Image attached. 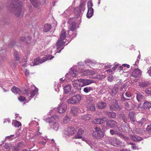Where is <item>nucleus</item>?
Listing matches in <instances>:
<instances>
[{"label":"nucleus","instance_id":"1a4fd4ad","mask_svg":"<svg viewBox=\"0 0 151 151\" xmlns=\"http://www.w3.org/2000/svg\"><path fill=\"white\" fill-rule=\"evenodd\" d=\"M141 73L140 69L138 68H135L132 72V76L135 78H138L140 76Z\"/></svg>","mask_w":151,"mask_h":151},{"label":"nucleus","instance_id":"39448f33","mask_svg":"<svg viewBox=\"0 0 151 151\" xmlns=\"http://www.w3.org/2000/svg\"><path fill=\"white\" fill-rule=\"evenodd\" d=\"M93 5L91 0H90L87 3L88 12L86 14L87 17L90 18L91 17L93 14V9L92 8Z\"/></svg>","mask_w":151,"mask_h":151},{"label":"nucleus","instance_id":"20e7f679","mask_svg":"<svg viewBox=\"0 0 151 151\" xmlns=\"http://www.w3.org/2000/svg\"><path fill=\"white\" fill-rule=\"evenodd\" d=\"M86 3L84 1L82 2L79 6V9H76L75 12V16L77 18L80 17L81 19V11H84L85 9Z\"/></svg>","mask_w":151,"mask_h":151},{"label":"nucleus","instance_id":"f257e3e1","mask_svg":"<svg viewBox=\"0 0 151 151\" xmlns=\"http://www.w3.org/2000/svg\"><path fill=\"white\" fill-rule=\"evenodd\" d=\"M22 7V3L19 1H17L15 3H14L13 4H10L7 6V10L17 16L20 15Z\"/></svg>","mask_w":151,"mask_h":151},{"label":"nucleus","instance_id":"5701e85b","mask_svg":"<svg viewBox=\"0 0 151 151\" xmlns=\"http://www.w3.org/2000/svg\"><path fill=\"white\" fill-rule=\"evenodd\" d=\"M51 28V26L49 24H46L44 25L43 27V31L45 32H47Z\"/></svg>","mask_w":151,"mask_h":151},{"label":"nucleus","instance_id":"b1692460","mask_svg":"<svg viewBox=\"0 0 151 151\" xmlns=\"http://www.w3.org/2000/svg\"><path fill=\"white\" fill-rule=\"evenodd\" d=\"M78 109V108L72 106L71 108V112L73 115H76L77 114Z\"/></svg>","mask_w":151,"mask_h":151},{"label":"nucleus","instance_id":"774afa93","mask_svg":"<svg viewBox=\"0 0 151 151\" xmlns=\"http://www.w3.org/2000/svg\"><path fill=\"white\" fill-rule=\"evenodd\" d=\"M148 73L149 75L151 76V67H150V69L148 71Z\"/></svg>","mask_w":151,"mask_h":151},{"label":"nucleus","instance_id":"8fccbe9b","mask_svg":"<svg viewBox=\"0 0 151 151\" xmlns=\"http://www.w3.org/2000/svg\"><path fill=\"white\" fill-rule=\"evenodd\" d=\"M18 99L20 101L23 102L25 100V98L23 96H20L18 98Z\"/></svg>","mask_w":151,"mask_h":151},{"label":"nucleus","instance_id":"cd10ccee","mask_svg":"<svg viewBox=\"0 0 151 151\" xmlns=\"http://www.w3.org/2000/svg\"><path fill=\"white\" fill-rule=\"evenodd\" d=\"M106 106V104L103 102H99L97 104V107L99 109H103L105 108Z\"/></svg>","mask_w":151,"mask_h":151},{"label":"nucleus","instance_id":"a19ab883","mask_svg":"<svg viewBox=\"0 0 151 151\" xmlns=\"http://www.w3.org/2000/svg\"><path fill=\"white\" fill-rule=\"evenodd\" d=\"M92 90V88L90 87H87L84 88L83 91L87 93Z\"/></svg>","mask_w":151,"mask_h":151},{"label":"nucleus","instance_id":"c756f323","mask_svg":"<svg viewBox=\"0 0 151 151\" xmlns=\"http://www.w3.org/2000/svg\"><path fill=\"white\" fill-rule=\"evenodd\" d=\"M88 109L90 111H94L96 109L95 104H90L88 106Z\"/></svg>","mask_w":151,"mask_h":151},{"label":"nucleus","instance_id":"bb28decb","mask_svg":"<svg viewBox=\"0 0 151 151\" xmlns=\"http://www.w3.org/2000/svg\"><path fill=\"white\" fill-rule=\"evenodd\" d=\"M150 84L147 82L142 81L139 83V85L141 87H146L148 86Z\"/></svg>","mask_w":151,"mask_h":151},{"label":"nucleus","instance_id":"4d7b16f0","mask_svg":"<svg viewBox=\"0 0 151 151\" xmlns=\"http://www.w3.org/2000/svg\"><path fill=\"white\" fill-rule=\"evenodd\" d=\"M145 121V119L142 118L141 120L139 122V124H143Z\"/></svg>","mask_w":151,"mask_h":151},{"label":"nucleus","instance_id":"393cba45","mask_svg":"<svg viewBox=\"0 0 151 151\" xmlns=\"http://www.w3.org/2000/svg\"><path fill=\"white\" fill-rule=\"evenodd\" d=\"M105 114L108 115L111 118H114L116 117V114L114 112L106 111Z\"/></svg>","mask_w":151,"mask_h":151},{"label":"nucleus","instance_id":"13d9d810","mask_svg":"<svg viewBox=\"0 0 151 151\" xmlns=\"http://www.w3.org/2000/svg\"><path fill=\"white\" fill-rule=\"evenodd\" d=\"M26 38L24 37H22L20 39V41L21 42H23L26 40Z\"/></svg>","mask_w":151,"mask_h":151},{"label":"nucleus","instance_id":"e2e57ef3","mask_svg":"<svg viewBox=\"0 0 151 151\" xmlns=\"http://www.w3.org/2000/svg\"><path fill=\"white\" fill-rule=\"evenodd\" d=\"M70 11V8H68V9L66 10L65 12L64 13L66 14L69 13Z\"/></svg>","mask_w":151,"mask_h":151},{"label":"nucleus","instance_id":"0e129e2a","mask_svg":"<svg viewBox=\"0 0 151 151\" xmlns=\"http://www.w3.org/2000/svg\"><path fill=\"white\" fill-rule=\"evenodd\" d=\"M122 82V81L120 80H117L116 81V84L119 85Z\"/></svg>","mask_w":151,"mask_h":151},{"label":"nucleus","instance_id":"f03ea898","mask_svg":"<svg viewBox=\"0 0 151 151\" xmlns=\"http://www.w3.org/2000/svg\"><path fill=\"white\" fill-rule=\"evenodd\" d=\"M54 57L53 56H51L50 55H48L44 56V57H43L42 60L39 58H37L32 63V64H31V66L38 65L39 63H42L46 60H51Z\"/></svg>","mask_w":151,"mask_h":151},{"label":"nucleus","instance_id":"6e6552de","mask_svg":"<svg viewBox=\"0 0 151 151\" xmlns=\"http://www.w3.org/2000/svg\"><path fill=\"white\" fill-rule=\"evenodd\" d=\"M76 131L75 129L72 127H68L64 131V133L67 135H72Z\"/></svg>","mask_w":151,"mask_h":151},{"label":"nucleus","instance_id":"680f3d73","mask_svg":"<svg viewBox=\"0 0 151 151\" xmlns=\"http://www.w3.org/2000/svg\"><path fill=\"white\" fill-rule=\"evenodd\" d=\"M95 129V132H101V129L100 128H98L97 127H96L94 128Z\"/></svg>","mask_w":151,"mask_h":151},{"label":"nucleus","instance_id":"4c0bfd02","mask_svg":"<svg viewBox=\"0 0 151 151\" xmlns=\"http://www.w3.org/2000/svg\"><path fill=\"white\" fill-rule=\"evenodd\" d=\"M13 124L15 127L18 128L21 125V123L17 121H15L14 122Z\"/></svg>","mask_w":151,"mask_h":151},{"label":"nucleus","instance_id":"423d86ee","mask_svg":"<svg viewBox=\"0 0 151 151\" xmlns=\"http://www.w3.org/2000/svg\"><path fill=\"white\" fill-rule=\"evenodd\" d=\"M117 123L116 121L112 119H110L106 122V126L107 127H109L110 128H114V129L117 128L119 129V128L117 126Z\"/></svg>","mask_w":151,"mask_h":151},{"label":"nucleus","instance_id":"6ab92c4d","mask_svg":"<svg viewBox=\"0 0 151 151\" xmlns=\"http://www.w3.org/2000/svg\"><path fill=\"white\" fill-rule=\"evenodd\" d=\"M12 91L14 94H19L22 93V91L19 88L14 86L11 89Z\"/></svg>","mask_w":151,"mask_h":151},{"label":"nucleus","instance_id":"c9c22d12","mask_svg":"<svg viewBox=\"0 0 151 151\" xmlns=\"http://www.w3.org/2000/svg\"><path fill=\"white\" fill-rule=\"evenodd\" d=\"M118 88H114L111 90V92L110 93L111 94H116L118 93Z\"/></svg>","mask_w":151,"mask_h":151},{"label":"nucleus","instance_id":"f704fd0d","mask_svg":"<svg viewBox=\"0 0 151 151\" xmlns=\"http://www.w3.org/2000/svg\"><path fill=\"white\" fill-rule=\"evenodd\" d=\"M85 63L88 65H91V66H92L95 64V63L93 62L89 59H88L87 60H86L85 61Z\"/></svg>","mask_w":151,"mask_h":151},{"label":"nucleus","instance_id":"aec40b11","mask_svg":"<svg viewBox=\"0 0 151 151\" xmlns=\"http://www.w3.org/2000/svg\"><path fill=\"white\" fill-rule=\"evenodd\" d=\"M110 109L111 110H115L117 109H119L120 108L118 104L117 101L116 100H115V103L110 106Z\"/></svg>","mask_w":151,"mask_h":151},{"label":"nucleus","instance_id":"49530a36","mask_svg":"<svg viewBox=\"0 0 151 151\" xmlns=\"http://www.w3.org/2000/svg\"><path fill=\"white\" fill-rule=\"evenodd\" d=\"M117 65H116L115 67H113L112 68V69H109L108 70H106L105 71L107 72L108 73H110V72H111L115 70V68H117Z\"/></svg>","mask_w":151,"mask_h":151},{"label":"nucleus","instance_id":"412c9836","mask_svg":"<svg viewBox=\"0 0 151 151\" xmlns=\"http://www.w3.org/2000/svg\"><path fill=\"white\" fill-rule=\"evenodd\" d=\"M58 119V118L55 116H54L46 119V121L48 123H51L53 122L54 121H56Z\"/></svg>","mask_w":151,"mask_h":151},{"label":"nucleus","instance_id":"a18cd8bd","mask_svg":"<svg viewBox=\"0 0 151 151\" xmlns=\"http://www.w3.org/2000/svg\"><path fill=\"white\" fill-rule=\"evenodd\" d=\"M134 115V114L133 112H131L129 113V116L131 120H133Z\"/></svg>","mask_w":151,"mask_h":151},{"label":"nucleus","instance_id":"e433bc0d","mask_svg":"<svg viewBox=\"0 0 151 151\" xmlns=\"http://www.w3.org/2000/svg\"><path fill=\"white\" fill-rule=\"evenodd\" d=\"M25 146V145L23 142H20L18 143L17 146L20 149L24 147Z\"/></svg>","mask_w":151,"mask_h":151},{"label":"nucleus","instance_id":"79ce46f5","mask_svg":"<svg viewBox=\"0 0 151 151\" xmlns=\"http://www.w3.org/2000/svg\"><path fill=\"white\" fill-rule=\"evenodd\" d=\"M61 87V84H58L56 86V85L55 86V91L58 92L59 91V88Z\"/></svg>","mask_w":151,"mask_h":151},{"label":"nucleus","instance_id":"052dcab7","mask_svg":"<svg viewBox=\"0 0 151 151\" xmlns=\"http://www.w3.org/2000/svg\"><path fill=\"white\" fill-rule=\"evenodd\" d=\"M19 148L17 146L14 148L13 150V151H19Z\"/></svg>","mask_w":151,"mask_h":151},{"label":"nucleus","instance_id":"f3484780","mask_svg":"<svg viewBox=\"0 0 151 151\" xmlns=\"http://www.w3.org/2000/svg\"><path fill=\"white\" fill-rule=\"evenodd\" d=\"M72 84L74 87L78 88L82 87L81 79L76 80L73 81Z\"/></svg>","mask_w":151,"mask_h":151},{"label":"nucleus","instance_id":"473e14b6","mask_svg":"<svg viewBox=\"0 0 151 151\" xmlns=\"http://www.w3.org/2000/svg\"><path fill=\"white\" fill-rule=\"evenodd\" d=\"M76 98L75 97H73L70 98V99H68L67 100V101L68 104H76V102L75 100V99Z\"/></svg>","mask_w":151,"mask_h":151},{"label":"nucleus","instance_id":"de8ad7c7","mask_svg":"<svg viewBox=\"0 0 151 151\" xmlns=\"http://www.w3.org/2000/svg\"><path fill=\"white\" fill-rule=\"evenodd\" d=\"M93 101V98L91 97H88L87 98L86 101L88 103H89Z\"/></svg>","mask_w":151,"mask_h":151},{"label":"nucleus","instance_id":"58836bf2","mask_svg":"<svg viewBox=\"0 0 151 151\" xmlns=\"http://www.w3.org/2000/svg\"><path fill=\"white\" fill-rule=\"evenodd\" d=\"M18 54L19 52L17 51H15L14 53V58L17 60H19V59Z\"/></svg>","mask_w":151,"mask_h":151},{"label":"nucleus","instance_id":"603ef678","mask_svg":"<svg viewBox=\"0 0 151 151\" xmlns=\"http://www.w3.org/2000/svg\"><path fill=\"white\" fill-rule=\"evenodd\" d=\"M147 130L149 133H151V124L148 125L147 128Z\"/></svg>","mask_w":151,"mask_h":151},{"label":"nucleus","instance_id":"09e8293b","mask_svg":"<svg viewBox=\"0 0 151 151\" xmlns=\"http://www.w3.org/2000/svg\"><path fill=\"white\" fill-rule=\"evenodd\" d=\"M145 92L147 94H151V88H148L146 90Z\"/></svg>","mask_w":151,"mask_h":151},{"label":"nucleus","instance_id":"a878e982","mask_svg":"<svg viewBox=\"0 0 151 151\" xmlns=\"http://www.w3.org/2000/svg\"><path fill=\"white\" fill-rule=\"evenodd\" d=\"M32 88V93L31 94H36L38 93V89L34 85L31 86Z\"/></svg>","mask_w":151,"mask_h":151},{"label":"nucleus","instance_id":"9b49d317","mask_svg":"<svg viewBox=\"0 0 151 151\" xmlns=\"http://www.w3.org/2000/svg\"><path fill=\"white\" fill-rule=\"evenodd\" d=\"M85 131L83 129L80 128L78 130L77 134L75 136V139H81L83 138L82 135L84 132Z\"/></svg>","mask_w":151,"mask_h":151},{"label":"nucleus","instance_id":"7ed1b4c3","mask_svg":"<svg viewBox=\"0 0 151 151\" xmlns=\"http://www.w3.org/2000/svg\"><path fill=\"white\" fill-rule=\"evenodd\" d=\"M65 33V30L64 29H63L61 32L60 38L58 39L56 43L57 49H58L60 48L65 44V42L63 40L66 37V34Z\"/></svg>","mask_w":151,"mask_h":151},{"label":"nucleus","instance_id":"2f4dec72","mask_svg":"<svg viewBox=\"0 0 151 151\" xmlns=\"http://www.w3.org/2000/svg\"><path fill=\"white\" fill-rule=\"evenodd\" d=\"M73 97H75V99L76 103H79L81 100V95H75L73 96Z\"/></svg>","mask_w":151,"mask_h":151},{"label":"nucleus","instance_id":"6e6d98bb","mask_svg":"<svg viewBox=\"0 0 151 151\" xmlns=\"http://www.w3.org/2000/svg\"><path fill=\"white\" fill-rule=\"evenodd\" d=\"M129 99L126 98L123 95H122L121 98V100L122 101H124L125 100H129Z\"/></svg>","mask_w":151,"mask_h":151},{"label":"nucleus","instance_id":"ea45409f","mask_svg":"<svg viewBox=\"0 0 151 151\" xmlns=\"http://www.w3.org/2000/svg\"><path fill=\"white\" fill-rule=\"evenodd\" d=\"M89 70H83L80 71H79V72H81V73H82V74L84 76H86L87 75H90V73H89Z\"/></svg>","mask_w":151,"mask_h":151},{"label":"nucleus","instance_id":"7c9ffc66","mask_svg":"<svg viewBox=\"0 0 151 151\" xmlns=\"http://www.w3.org/2000/svg\"><path fill=\"white\" fill-rule=\"evenodd\" d=\"M59 126L60 125L58 122H55L53 124L52 128L54 130L57 131L58 130Z\"/></svg>","mask_w":151,"mask_h":151},{"label":"nucleus","instance_id":"c85d7f7f","mask_svg":"<svg viewBox=\"0 0 151 151\" xmlns=\"http://www.w3.org/2000/svg\"><path fill=\"white\" fill-rule=\"evenodd\" d=\"M143 106L145 108L149 109L151 107V103L149 102L146 101L144 103Z\"/></svg>","mask_w":151,"mask_h":151},{"label":"nucleus","instance_id":"864d4df0","mask_svg":"<svg viewBox=\"0 0 151 151\" xmlns=\"http://www.w3.org/2000/svg\"><path fill=\"white\" fill-rule=\"evenodd\" d=\"M25 74L26 77L28 76L29 75V71L27 69H25Z\"/></svg>","mask_w":151,"mask_h":151},{"label":"nucleus","instance_id":"0eeeda50","mask_svg":"<svg viewBox=\"0 0 151 151\" xmlns=\"http://www.w3.org/2000/svg\"><path fill=\"white\" fill-rule=\"evenodd\" d=\"M69 24V28L72 31H74L76 29V23L75 21V19L73 18H70L68 22Z\"/></svg>","mask_w":151,"mask_h":151},{"label":"nucleus","instance_id":"5fc2aeb1","mask_svg":"<svg viewBox=\"0 0 151 151\" xmlns=\"http://www.w3.org/2000/svg\"><path fill=\"white\" fill-rule=\"evenodd\" d=\"M117 135L120 138H122V137L123 138L124 136V135L122 133H119L118 132Z\"/></svg>","mask_w":151,"mask_h":151},{"label":"nucleus","instance_id":"a211bd4d","mask_svg":"<svg viewBox=\"0 0 151 151\" xmlns=\"http://www.w3.org/2000/svg\"><path fill=\"white\" fill-rule=\"evenodd\" d=\"M81 80L82 87L88 85L93 83L92 81L91 80H90L88 79H81Z\"/></svg>","mask_w":151,"mask_h":151},{"label":"nucleus","instance_id":"338daca9","mask_svg":"<svg viewBox=\"0 0 151 151\" xmlns=\"http://www.w3.org/2000/svg\"><path fill=\"white\" fill-rule=\"evenodd\" d=\"M123 66H124L125 67H126L127 68H129L130 67L129 65L127 64H123Z\"/></svg>","mask_w":151,"mask_h":151},{"label":"nucleus","instance_id":"4468645a","mask_svg":"<svg viewBox=\"0 0 151 151\" xmlns=\"http://www.w3.org/2000/svg\"><path fill=\"white\" fill-rule=\"evenodd\" d=\"M67 109V105L65 104H62L59 106L58 108V110L59 112L62 113L65 112Z\"/></svg>","mask_w":151,"mask_h":151},{"label":"nucleus","instance_id":"69168bd1","mask_svg":"<svg viewBox=\"0 0 151 151\" xmlns=\"http://www.w3.org/2000/svg\"><path fill=\"white\" fill-rule=\"evenodd\" d=\"M128 84V83L127 82V83H124V84L121 87V89H123L125 87L127 86V84Z\"/></svg>","mask_w":151,"mask_h":151},{"label":"nucleus","instance_id":"f8f14e48","mask_svg":"<svg viewBox=\"0 0 151 151\" xmlns=\"http://www.w3.org/2000/svg\"><path fill=\"white\" fill-rule=\"evenodd\" d=\"M69 74L73 77L78 76V72L74 67L72 68L69 72Z\"/></svg>","mask_w":151,"mask_h":151},{"label":"nucleus","instance_id":"4be33fe9","mask_svg":"<svg viewBox=\"0 0 151 151\" xmlns=\"http://www.w3.org/2000/svg\"><path fill=\"white\" fill-rule=\"evenodd\" d=\"M64 91L65 93H68L71 90V86L70 85H67L63 88Z\"/></svg>","mask_w":151,"mask_h":151},{"label":"nucleus","instance_id":"bf43d9fd","mask_svg":"<svg viewBox=\"0 0 151 151\" xmlns=\"http://www.w3.org/2000/svg\"><path fill=\"white\" fill-rule=\"evenodd\" d=\"M69 116L66 117L63 121V123H66L68 121L69 119Z\"/></svg>","mask_w":151,"mask_h":151},{"label":"nucleus","instance_id":"3c124183","mask_svg":"<svg viewBox=\"0 0 151 151\" xmlns=\"http://www.w3.org/2000/svg\"><path fill=\"white\" fill-rule=\"evenodd\" d=\"M113 79V77L111 75H110L109 76L108 78V81L111 82L112 81Z\"/></svg>","mask_w":151,"mask_h":151},{"label":"nucleus","instance_id":"c03bdc74","mask_svg":"<svg viewBox=\"0 0 151 151\" xmlns=\"http://www.w3.org/2000/svg\"><path fill=\"white\" fill-rule=\"evenodd\" d=\"M137 99L138 102H140L143 98L142 95H137Z\"/></svg>","mask_w":151,"mask_h":151},{"label":"nucleus","instance_id":"ddd939ff","mask_svg":"<svg viewBox=\"0 0 151 151\" xmlns=\"http://www.w3.org/2000/svg\"><path fill=\"white\" fill-rule=\"evenodd\" d=\"M107 119L105 117L99 118L95 119L93 122L96 124H100L106 122Z\"/></svg>","mask_w":151,"mask_h":151},{"label":"nucleus","instance_id":"72a5a7b5","mask_svg":"<svg viewBox=\"0 0 151 151\" xmlns=\"http://www.w3.org/2000/svg\"><path fill=\"white\" fill-rule=\"evenodd\" d=\"M29 1L35 7H38V3L37 1L35 0H29Z\"/></svg>","mask_w":151,"mask_h":151},{"label":"nucleus","instance_id":"dca6fc26","mask_svg":"<svg viewBox=\"0 0 151 151\" xmlns=\"http://www.w3.org/2000/svg\"><path fill=\"white\" fill-rule=\"evenodd\" d=\"M93 136L96 139H98L103 137L104 136V134L102 132H94L93 134Z\"/></svg>","mask_w":151,"mask_h":151},{"label":"nucleus","instance_id":"37998d69","mask_svg":"<svg viewBox=\"0 0 151 151\" xmlns=\"http://www.w3.org/2000/svg\"><path fill=\"white\" fill-rule=\"evenodd\" d=\"M118 131L115 130L113 129H111L110 130V133L111 135H114V134H117Z\"/></svg>","mask_w":151,"mask_h":151},{"label":"nucleus","instance_id":"9d476101","mask_svg":"<svg viewBox=\"0 0 151 151\" xmlns=\"http://www.w3.org/2000/svg\"><path fill=\"white\" fill-rule=\"evenodd\" d=\"M111 144L114 146L119 147L122 143L119 140L116 138H113L111 139Z\"/></svg>","mask_w":151,"mask_h":151},{"label":"nucleus","instance_id":"2eb2a0df","mask_svg":"<svg viewBox=\"0 0 151 151\" xmlns=\"http://www.w3.org/2000/svg\"><path fill=\"white\" fill-rule=\"evenodd\" d=\"M134 107L133 104L130 102H126L125 103V109L127 110H130L133 109Z\"/></svg>","mask_w":151,"mask_h":151}]
</instances>
